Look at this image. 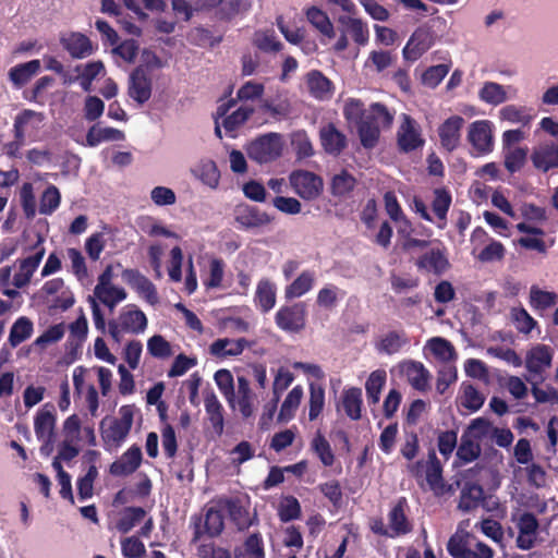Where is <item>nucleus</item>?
<instances>
[{"instance_id":"nucleus-1","label":"nucleus","mask_w":558,"mask_h":558,"mask_svg":"<svg viewBox=\"0 0 558 558\" xmlns=\"http://www.w3.org/2000/svg\"><path fill=\"white\" fill-rule=\"evenodd\" d=\"M392 122L393 114L384 104H372L356 128L361 145L366 149H373L378 144L380 129L390 128Z\"/></svg>"},{"instance_id":"nucleus-2","label":"nucleus","mask_w":558,"mask_h":558,"mask_svg":"<svg viewBox=\"0 0 558 558\" xmlns=\"http://www.w3.org/2000/svg\"><path fill=\"white\" fill-rule=\"evenodd\" d=\"M409 473L420 481L423 480V473L425 472V480L436 496H441L446 492V483L442 477V465L436 456L435 450L428 452V459L417 460L408 465Z\"/></svg>"},{"instance_id":"nucleus-3","label":"nucleus","mask_w":558,"mask_h":558,"mask_svg":"<svg viewBox=\"0 0 558 558\" xmlns=\"http://www.w3.org/2000/svg\"><path fill=\"white\" fill-rule=\"evenodd\" d=\"M135 407L125 404L119 409V417L113 418L107 428L101 423V438L106 449L118 448L131 432Z\"/></svg>"},{"instance_id":"nucleus-4","label":"nucleus","mask_w":558,"mask_h":558,"mask_svg":"<svg viewBox=\"0 0 558 558\" xmlns=\"http://www.w3.org/2000/svg\"><path fill=\"white\" fill-rule=\"evenodd\" d=\"M282 138L278 133L260 135L245 147L248 158L259 165L275 161L282 155Z\"/></svg>"},{"instance_id":"nucleus-5","label":"nucleus","mask_w":558,"mask_h":558,"mask_svg":"<svg viewBox=\"0 0 558 558\" xmlns=\"http://www.w3.org/2000/svg\"><path fill=\"white\" fill-rule=\"evenodd\" d=\"M45 120L43 112H37L32 109L22 110L14 119L13 132L14 141L5 144V154L10 157H20V150L25 142V128L29 124L37 129Z\"/></svg>"},{"instance_id":"nucleus-6","label":"nucleus","mask_w":558,"mask_h":558,"mask_svg":"<svg viewBox=\"0 0 558 558\" xmlns=\"http://www.w3.org/2000/svg\"><path fill=\"white\" fill-rule=\"evenodd\" d=\"M415 266L422 274L442 276L451 268L446 246L439 243L437 246L429 248L417 257Z\"/></svg>"},{"instance_id":"nucleus-7","label":"nucleus","mask_w":558,"mask_h":558,"mask_svg":"<svg viewBox=\"0 0 558 558\" xmlns=\"http://www.w3.org/2000/svg\"><path fill=\"white\" fill-rule=\"evenodd\" d=\"M290 184L295 193L306 201L317 198L323 191V179L307 170H295L290 174Z\"/></svg>"},{"instance_id":"nucleus-8","label":"nucleus","mask_w":558,"mask_h":558,"mask_svg":"<svg viewBox=\"0 0 558 558\" xmlns=\"http://www.w3.org/2000/svg\"><path fill=\"white\" fill-rule=\"evenodd\" d=\"M397 144L399 150L405 154L422 148L425 144L420 125L409 114H402V121L397 131Z\"/></svg>"},{"instance_id":"nucleus-9","label":"nucleus","mask_w":558,"mask_h":558,"mask_svg":"<svg viewBox=\"0 0 558 558\" xmlns=\"http://www.w3.org/2000/svg\"><path fill=\"white\" fill-rule=\"evenodd\" d=\"M468 141L477 156H485L494 149L493 123L489 120H477L470 124Z\"/></svg>"},{"instance_id":"nucleus-10","label":"nucleus","mask_w":558,"mask_h":558,"mask_svg":"<svg viewBox=\"0 0 558 558\" xmlns=\"http://www.w3.org/2000/svg\"><path fill=\"white\" fill-rule=\"evenodd\" d=\"M278 328L287 332H299L306 324V306L304 303L282 306L275 315Z\"/></svg>"},{"instance_id":"nucleus-11","label":"nucleus","mask_w":558,"mask_h":558,"mask_svg":"<svg viewBox=\"0 0 558 558\" xmlns=\"http://www.w3.org/2000/svg\"><path fill=\"white\" fill-rule=\"evenodd\" d=\"M435 43V33L426 25L417 27L402 50L403 58L409 61L418 60Z\"/></svg>"},{"instance_id":"nucleus-12","label":"nucleus","mask_w":558,"mask_h":558,"mask_svg":"<svg viewBox=\"0 0 558 558\" xmlns=\"http://www.w3.org/2000/svg\"><path fill=\"white\" fill-rule=\"evenodd\" d=\"M234 221L241 229L250 230L269 225L272 218L258 207L242 203L234 208Z\"/></svg>"},{"instance_id":"nucleus-13","label":"nucleus","mask_w":558,"mask_h":558,"mask_svg":"<svg viewBox=\"0 0 558 558\" xmlns=\"http://www.w3.org/2000/svg\"><path fill=\"white\" fill-rule=\"evenodd\" d=\"M43 242L44 240L39 238L33 246L35 254L19 260V271L14 275L12 282L15 288L21 289L29 283L46 253Z\"/></svg>"},{"instance_id":"nucleus-14","label":"nucleus","mask_w":558,"mask_h":558,"mask_svg":"<svg viewBox=\"0 0 558 558\" xmlns=\"http://www.w3.org/2000/svg\"><path fill=\"white\" fill-rule=\"evenodd\" d=\"M153 84L149 73L143 65L136 66L129 78L128 94L137 104L143 105L151 97Z\"/></svg>"},{"instance_id":"nucleus-15","label":"nucleus","mask_w":558,"mask_h":558,"mask_svg":"<svg viewBox=\"0 0 558 558\" xmlns=\"http://www.w3.org/2000/svg\"><path fill=\"white\" fill-rule=\"evenodd\" d=\"M59 41L73 59H85L95 50L92 40L81 32L62 33Z\"/></svg>"},{"instance_id":"nucleus-16","label":"nucleus","mask_w":558,"mask_h":558,"mask_svg":"<svg viewBox=\"0 0 558 558\" xmlns=\"http://www.w3.org/2000/svg\"><path fill=\"white\" fill-rule=\"evenodd\" d=\"M464 118L454 114L446 119L438 126L440 145L446 151L452 153L459 147L461 142V130L464 126Z\"/></svg>"},{"instance_id":"nucleus-17","label":"nucleus","mask_w":558,"mask_h":558,"mask_svg":"<svg viewBox=\"0 0 558 558\" xmlns=\"http://www.w3.org/2000/svg\"><path fill=\"white\" fill-rule=\"evenodd\" d=\"M554 350L543 343L532 347L525 355V367L529 373L542 377L543 373L551 366Z\"/></svg>"},{"instance_id":"nucleus-18","label":"nucleus","mask_w":558,"mask_h":558,"mask_svg":"<svg viewBox=\"0 0 558 558\" xmlns=\"http://www.w3.org/2000/svg\"><path fill=\"white\" fill-rule=\"evenodd\" d=\"M519 535L517 537V547L522 550H529L534 547L539 523L532 512H523L517 522Z\"/></svg>"},{"instance_id":"nucleus-19","label":"nucleus","mask_w":558,"mask_h":558,"mask_svg":"<svg viewBox=\"0 0 558 558\" xmlns=\"http://www.w3.org/2000/svg\"><path fill=\"white\" fill-rule=\"evenodd\" d=\"M142 460L141 448L133 445L110 464L109 472L113 476H129L140 468Z\"/></svg>"},{"instance_id":"nucleus-20","label":"nucleus","mask_w":558,"mask_h":558,"mask_svg":"<svg viewBox=\"0 0 558 558\" xmlns=\"http://www.w3.org/2000/svg\"><path fill=\"white\" fill-rule=\"evenodd\" d=\"M319 140L325 153L335 157L339 156L348 145L347 136L333 123L320 128Z\"/></svg>"},{"instance_id":"nucleus-21","label":"nucleus","mask_w":558,"mask_h":558,"mask_svg":"<svg viewBox=\"0 0 558 558\" xmlns=\"http://www.w3.org/2000/svg\"><path fill=\"white\" fill-rule=\"evenodd\" d=\"M407 499L401 497L388 513L390 537L405 535L412 531V525L405 515Z\"/></svg>"},{"instance_id":"nucleus-22","label":"nucleus","mask_w":558,"mask_h":558,"mask_svg":"<svg viewBox=\"0 0 558 558\" xmlns=\"http://www.w3.org/2000/svg\"><path fill=\"white\" fill-rule=\"evenodd\" d=\"M226 508L230 520L234 523L239 531H246L252 525L258 523L257 513L254 512L252 515L246 507H244L239 499H228L226 501Z\"/></svg>"},{"instance_id":"nucleus-23","label":"nucleus","mask_w":558,"mask_h":558,"mask_svg":"<svg viewBox=\"0 0 558 558\" xmlns=\"http://www.w3.org/2000/svg\"><path fill=\"white\" fill-rule=\"evenodd\" d=\"M531 160L533 166L543 172L558 168V144H542L534 148Z\"/></svg>"},{"instance_id":"nucleus-24","label":"nucleus","mask_w":558,"mask_h":558,"mask_svg":"<svg viewBox=\"0 0 558 558\" xmlns=\"http://www.w3.org/2000/svg\"><path fill=\"white\" fill-rule=\"evenodd\" d=\"M47 404L36 414L34 420L35 434L39 440L50 444L54 435L56 415L53 407L47 409Z\"/></svg>"},{"instance_id":"nucleus-25","label":"nucleus","mask_w":558,"mask_h":558,"mask_svg":"<svg viewBox=\"0 0 558 558\" xmlns=\"http://www.w3.org/2000/svg\"><path fill=\"white\" fill-rule=\"evenodd\" d=\"M246 345L247 341L244 338L236 340L219 338L210 344L209 351L213 355L218 357L238 356L242 354Z\"/></svg>"},{"instance_id":"nucleus-26","label":"nucleus","mask_w":558,"mask_h":558,"mask_svg":"<svg viewBox=\"0 0 558 558\" xmlns=\"http://www.w3.org/2000/svg\"><path fill=\"white\" fill-rule=\"evenodd\" d=\"M204 403L213 429L216 434L221 435L225 425L223 408L214 391L205 393Z\"/></svg>"},{"instance_id":"nucleus-27","label":"nucleus","mask_w":558,"mask_h":558,"mask_svg":"<svg viewBox=\"0 0 558 558\" xmlns=\"http://www.w3.org/2000/svg\"><path fill=\"white\" fill-rule=\"evenodd\" d=\"M255 395L252 392L250 381L244 376H238V393L235 396V407L239 408L242 416L248 418L253 415Z\"/></svg>"},{"instance_id":"nucleus-28","label":"nucleus","mask_w":558,"mask_h":558,"mask_svg":"<svg viewBox=\"0 0 558 558\" xmlns=\"http://www.w3.org/2000/svg\"><path fill=\"white\" fill-rule=\"evenodd\" d=\"M484 499V489L477 483H465L460 493L458 508L463 512L476 509Z\"/></svg>"},{"instance_id":"nucleus-29","label":"nucleus","mask_w":558,"mask_h":558,"mask_svg":"<svg viewBox=\"0 0 558 558\" xmlns=\"http://www.w3.org/2000/svg\"><path fill=\"white\" fill-rule=\"evenodd\" d=\"M485 402V396L470 383L463 381L460 387L458 404L470 412L478 411Z\"/></svg>"},{"instance_id":"nucleus-30","label":"nucleus","mask_w":558,"mask_h":558,"mask_svg":"<svg viewBox=\"0 0 558 558\" xmlns=\"http://www.w3.org/2000/svg\"><path fill=\"white\" fill-rule=\"evenodd\" d=\"M409 383L416 390H425L428 385L429 373L424 364L417 361H408L402 367Z\"/></svg>"},{"instance_id":"nucleus-31","label":"nucleus","mask_w":558,"mask_h":558,"mask_svg":"<svg viewBox=\"0 0 558 558\" xmlns=\"http://www.w3.org/2000/svg\"><path fill=\"white\" fill-rule=\"evenodd\" d=\"M124 133L114 128H100L99 124H94L89 128L86 134L85 145L88 147L98 146L102 142L122 141Z\"/></svg>"},{"instance_id":"nucleus-32","label":"nucleus","mask_w":558,"mask_h":558,"mask_svg":"<svg viewBox=\"0 0 558 558\" xmlns=\"http://www.w3.org/2000/svg\"><path fill=\"white\" fill-rule=\"evenodd\" d=\"M356 179L348 170L342 169L330 180V193L338 198L348 197L356 186Z\"/></svg>"},{"instance_id":"nucleus-33","label":"nucleus","mask_w":558,"mask_h":558,"mask_svg":"<svg viewBox=\"0 0 558 558\" xmlns=\"http://www.w3.org/2000/svg\"><path fill=\"white\" fill-rule=\"evenodd\" d=\"M121 329L124 332L141 333L146 329L147 318L141 310L122 312L119 317Z\"/></svg>"},{"instance_id":"nucleus-34","label":"nucleus","mask_w":558,"mask_h":558,"mask_svg":"<svg viewBox=\"0 0 558 558\" xmlns=\"http://www.w3.org/2000/svg\"><path fill=\"white\" fill-rule=\"evenodd\" d=\"M315 283V272L312 270L302 271L289 286L284 295L287 299H295L312 290Z\"/></svg>"},{"instance_id":"nucleus-35","label":"nucleus","mask_w":558,"mask_h":558,"mask_svg":"<svg viewBox=\"0 0 558 558\" xmlns=\"http://www.w3.org/2000/svg\"><path fill=\"white\" fill-rule=\"evenodd\" d=\"M40 70V61L38 59L31 60L25 63L17 64L10 69L9 77L17 87L25 85Z\"/></svg>"},{"instance_id":"nucleus-36","label":"nucleus","mask_w":558,"mask_h":558,"mask_svg":"<svg viewBox=\"0 0 558 558\" xmlns=\"http://www.w3.org/2000/svg\"><path fill=\"white\" fill-rule=\"evenodd\" d=\"M255 303L263 313H268L276 304V288L268 279H262L256 288Z\"/></svg>"},{"instance_id":"nucleus-37","label":"nucleus","mask_w":558,"mask_h":558,"mask_svg":"<svg viewBox=\"0 0 558 558\" xmlns=\"http://www.w3.org/2000/svg\"><path fill=\"white\" fill-rule=\"evenodd\" d=\"M307 86L311 95L324 100L331 95V82L319 71H312L307 75Z\"/></svg>"},{"instance_id":"nucleus-38","label":"nucleus","mask_w":558,"mask_h":558,"mask_svg":"<svg viewBox=\"0 0 558 558\" xmlns=\"http://www.w3.org/2000/svg\"><path fill=\"white\" fill-rule=\"evenodd\" d=\"M362 390L356 387L345 389L342 395V407L345 414L353 421L361 418Z\"/></svg>"},{"instance_id":"nucleus-39","label":"nucleus","mask_w":558,"mask_h":558,"mask_svg":"<svg viewBox=\"0 0 558 558\" xmlns=\"http://www.w3.org/2000/svg\"><path fill=\"white\" fill-rule=\"evenodd\" d=\"M408 342L404 331H389L376 343V349L379 353L392 355L399 352Z\"/></svg>"},{"instance_id":"nucleus-40","label":"nucleus","mask_w":558,"mask_h":558,"mask_svg":"<svg viewBox=\"0 0 558 558\" xmlns=\"http://www.w3.org/2000/svg\"><path fill=\"white\" fill-rule=\"evenodd\" d=\"M214 379L228 404L235 409L234 379L231 372L225 368L218 369L214 375Z\"/></svg>"},{"instance_id":"nucleus-41","label":"nucleus","mask_w":558,"mask_h":558,"mask_svg":"<svg viewBox=\"0 0 558 558\" xmlns=\"http://www.w3.org/2000/svg\"><path fill=\"white\" fill-rule=\"evenodd\" d=\"M302 397L303 389L301 386H295L290 390L281 404L278 414L279 422H288L294 416V413L301 403Z\"/></svg>"},{"instance_id":"nucleus-42","label":"nucleus","mask_w":558,"mask_h":558,"mask_svg":"<svg viewBox=\"0 0 558 558\" xmlns=\"http://www.w3.org/2000/svg\"><path fill=\"white\" fill-rule=\"evenodd\" d=\"M307 21L317 28L323 35L332 38L335 37V29L331 21L326 12L317 7H311L306 11Z\"/></svg>"},{"instance_id":"nucleus-43","label":"nucleus","mask_w":558,"mask_h":558,"mask_svg":"<svg viewBox=\"0 0 558 558\" xmlns=\"http://www.w3.org/2000/svg\"><path fill=\"white\" fill-rule=\"evenodd\" d=\"M558 295L555 292L544 291L537 286L530 289V305L534 311H545L557 304Z\"/></svg>"},{"instance_id":"nucleus-44","label":"nucleus","mask_w":558,"mask_h":558,"mask_svg":"<svg viewBox=\"0 0 558 558\" xmlns=\"http://www.w3.org/2000/svg\"><path fill=\"white\" fill-rule=\"evenodd\" d=\"M478 97L488 105L498 106L507 100V93L502 85L485 82L478 92Z\"/></svg>"},{"instance_id":"nucleus-45","label":"nucleus","mask_w":558,"mask_h":558,"mask_svg":"<svg viewBox=\"0 0 558 558\" xmlns=\"http://www.w3.org/2000/svg\"><path fill=\"white\" fill-rule=\"evenodd\" d=\"M146 515L142 507H126L122 517L117 521L116 527L120 533H129Z\"/></svg>"},{"instance_id":"nucleus-46","label":"nucleus","mask_w":558,"mask_h":558,"mask_svg":"<svg viewBox=\"0 0 558 558\" xmlns=\"http://www.w3.org/2000/svg\"><path fill=\"white\" fill-rule=\"evenodd\" d=\"M311 449L318 457L324 466H331L335 463V453L325 436L317 432L311 441Z\"/></svg>"},{"instance_id":"nucleus-47","label":"nucleus","mask_w":558,"mask_h":558,"mask_svg":"<svg viewBox=\"0 0 558 558\" xmlns=\"http://www.w3.org/2000/svg\"><path fill=\"white\" fill-rule=\"evenodd\" d=\"M33 323L29 318L22 316L11 327L9 342L15 348L32 336Z\"/></svg>"},{"instance_id":"nucleus-48","label":"nucleus","mask_w":558,"mask_h":558,"mask_svg":"<svg viewBox=\"0 0 558 558\" xmlns=\"http://www.w3.org/2000/svg\"><path fill=\"white\" fill-rule=\"evenodd\" d=\"M340 22L345 26L348 33L357 45L364 46L367 44L369 38V31L367 25L363 23L362 20L347 16L341 17Z\"/></svg>"},{"instance_id":"nucleus-49","label":"nucleus","mask_w":558,"mask_h":558,"mask_svg":"<svg viewBox=\"0 0 558 558\" xmlns=\"http://www.w3.org/2000/svg\"><path fill=\"white\" fill-rule=\"evenodd\" d=\"M302 509L296 497L292 495L283 496L278 506V517L281 522L287 523L300 519Z\"/></svg>"},{"instance_id":"nucleus-50","label":"nucleus","mask_w":558,"mask_h":558,"mask_svg":"<svg viewBox=\"0 0 558 558\" xmlns=\"http://www.w3.org/2000/svg\"><path fill=\"white\" fill-rule=\"evenodd\" d=\"M253 112L254 109L252 107L241 106L222 120V126L225 128L226 132L230 134V136L234 137L232 133L235 132L241 125H243L250 119Z\"/></svg>"},{"instance_id":"nucleus-51","label":"nucleus","mask_w":558,"mask_h":558,"mask_svg":"<svg viewBox=\"0 0 558 558\" xmlns=\"http://www.w3.org/2000/svg\"><path fill=\"white\" fill-rule=\"evenodd\" d=\"M505 154V168L510 173L520 171L526 162L529 148L527 147H515L504 149Z\"/></svg>"},{"instance_id":"nucleus-52","label":"nucleus","mask_w":558,"mask_h":558,"mask_svg":"<svg viewBox=\"0 0 558 558\" xmlns=\"http://www.w3.org/2000/svg\"><path fill=\"white\" fill-rule=\"evenodd\" d=\"M61 194L58 187L50 184L43 192L39 201V213L43 215H51L60 206Z\"/></svg>"},{"instance_id":"nucleus-53","label":"nucleus","mask_w":558,"mask_h":558,"mask_svg":"<svg viewBox=\"0 0 558 558\" xmlns=\"http://www.w3.org/2000/svg\"><path fill=\"white\" fill-rule=\"evenodd\" d=\"M325 405V389L320 385H310L308 420L315 421L323 412Z\"/></svg>"},{"instance_id":"nucleus-54","label":"nucleus","mask_w":558,"mask_h":558,"mask_svg":"<svg viewBox=\"0 0 558 558\" xmlns=\"http://www.w3.org/2000/svg\"><path fill=\"white\" fill-rule=\"evenodd\" d=\"M510 316L520 333L529 335L537 326V322L523 307L511 308Z\"/></svg>"},{"instance_id":"nucleus-55","label":"nucleus","mask_w":558,"mask_h":558,"mask_svg":"<svg viewBox=\"0 0 558 558\" xmlns=\"http://www.w3.org/2000/svg\"><path fill=\"white\" fill-rule=\"evenodd\" d=\"M386 383L385 371H374L368 376L365 383V390L369 403H377L379 401L380 392Z\"/></svg>"},{"instance_id":"nucleus-56","label":"nucleus","mask_w":558,"mask_h":558,"mask_svg":"<svg viewBox=\"0 0 558 558\" xmlns=\"http://www.w3.org/2000/svg\"><path fill=\"white\" fill-rule=\"evenodd\" d=\"M225 529V519L220 510L209 508L205 514L204 533L210 537L219 536Z\"/></svg>"},{"instance_id":"nucleus-57","label":"nucleus","mask_w":558,"mask_h":558,"mask_svg":"<svg viewBox=\"0 0 558 558\" xmlns=\"http://www.w3.org/2000/svg\"><path fill=\"white\" fill-rule=\"evenodd\" d=\"M366 109L364 102L357 98H348L343 106V118L349 124H354L356 128L361 123Z\"/></svg>"},{"instance_id":"nucleus-58","label":"nucleus","mask_w":558,"mask_h":558,"mask_svg":"<svg viewBox=\"0 0 558 558\" xmlns=\"http://www.w3.org/2000/svg\"><path fill=\"white\" fill-rule=\"evenodd\" d=\"M481 454V447L475 442L468 433H464L461 437L460 446L457 450L458 458L464 463L476 460Z\"/></svg>"},{"instance_id":"nucleus-59","label":"nucleus","mask_w":558,"mask_h":558,"mask_svg":"<svg viewBox=\"0 0 558 558\" xmlns=\"http://www.w3.org/2000/svg\"><path fill=\"white\" fill-rule=\"evenodd\" d=\"M253 45L263 52H279L283 45L277 39L274 32H257Z\"/></svg>"},{"instance_id":"nucleus-60","label":"nucleus","mask_w":558,"mask_h":558,"mask_svg":"<svg viewBox=\"0 0 558 558\" xmlns=\"http://www.w3.org/2000/svg\"><path fill=\"white\" fill-rule=\"evenodd\" d=\"M235 558H265L264 542L260 533L251 534L244 542V553Z\"/></svg>"},{"instance_id":"nucleus-61","label":"nucleus","mask_w":558,"mask_h":558,"mask_svg":"<svg viewBox=\"0 0 558 558\" xmlns=\"http://www.w3.org/2000/svg\"><path fill=\"white\" fill-rule=\"evenodd\" d=\"M95 296L107 307L113 310L118 303L126 299V292L123 288L107 287L99 292H94Z\"/></svg>"},{"instance_id":"nucleus-62","label":"nucleus","mask_w":558,"mask_h":558,"mask_svg":"<svg viewBox=\"0 0 558 558\" xmlns=\"http://www.w3.org/2000/svg\"><path fill=\"white\" fill-rule=\"evenodd\" d=\"M501 119L511 123H521L527 125L532 116L525 107H518L515 105H508L500 110Z\"/></svg>"},{"instance_id":"nucleus-63","label":"nucleus","mask_w":558,"mask_h":558,"mask_svg":"<svg viewBox=\"0 0 558 558\" xmlns=\"http://www.w3.org/2000/svg\"><path fill=\"white\" fill-rule=\"evenodd\" d=\"M452 202L451 194L446 189H436L434 191V199L432 203V208L434 214L439 218L445 220L447 217V213L450 208Z\"/></svg>"},{"instance_id":"nucleus-64","label":"nucleus","mask_w":558,"mask_h":558,"mask_svg":"<svg viewBox=\"0 0 558 558\" xmlns=\"http://www.w3.org/2000/svg\"><path fill=\"white\" fill-rule=\"evenodd\" d=\"M148 353L157 359H167L172 354L170 343L160 335H154L147 341Z\"/></svg>"}]
</instances>
